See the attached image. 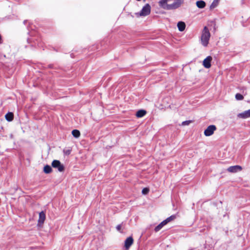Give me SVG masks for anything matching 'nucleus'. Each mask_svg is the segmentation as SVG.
<instances>
[{
  "label": "nucleus",
  "mask_w": 250,
  "mask_h": 250,
  "mask_svg": "<svg viewBox=\"0 0 250 250\" xmlns=\"http://www.w3.org/2000/svg\"><path fill=\"white\" fill-rule=\"evenodd\" d=\"M52 171V167L49 165H46L43 168V171L45 173L49 174Z\"/></svg>",
  "instance_id": "nucleus-15"
},
{
  "label": "nucleus",
  "mask_w": 250,
  "mask_h": 250,
  "mask_svg": "<svg viewBox=\"0 0 250 250\" xmlns=\"http://www.w3.org/2000/svg\"><path fill=\"white\" fill-rule=\"evenodd\" d=\"M65 153H66V154L69 155V154L70 153V150H67V151H66Z\"/></svg>",
  "instance_id": "nucleus-25"
},
{
  "label": "nucleus",
  "mask_w": 250,
  "mask_h": 250,
  "mask_svg": "<svg viewBox=\"0 0 250 250\" xmlns=\"http://www.w3.org/2000/svg\"><path fill=\"white\" fill-rule=\"evenodd\" d=\"M133 243V239L131 236L127 237L125 241V247L128 250Z\"/></svg>",
  "instance_id": "nucleus-8"
},
{
  "label": "nucleus",
  "mask_w": 250,
  "mask_h": 250,
  "mask_svg": "<svg viewBox=\"0 0 250 250\" xmlns=\"http://www.w3.org/2000/svg\"><path fill=\"white\" fill-rule=\"evenodd\" d=\"M168 2H169V0H161L159 1V3L160 7L166 9V6L168 5Z\"/></svg>",
  "instance_id": "nucleus-11"
},
{
  "label": "nucleus",
  "mask_w": 250,
  "mask_h": 250,
  "mask_svg": "<svg viewBox=\"0 0 250 250\" xmlns=\"http://www.w3.org/2000/svg\"><path fill=\"white\" fill-rule=\"evenodd\" d=\"M235 98L236 100L240 101L244 99L243 96L240 94V93H237L235 94Z\"/></svg>",
  "instance_id": "nucleus-21"
},
{
  "label": "nucleus",
  "mask_w": 250,
  "mask_h": 250,
  "mask_svg": "<svg viewBox=\"0 0 250 250\" xmlns=\"http://www.w3.org/2000/svg\"><path fill=\"white\" fill-rule=\"evenodd\" d=\"M146 114V111L144 109L139 110L136 113V116L138 118H142Z\"/></svg>",
  "instance_id": "nucleus-12"
},
{
  "label": "nucleus",
  "mask_w": 250,
  "mask_h": 250,
  "mask_svg": "<svg viewBox=\"0 0 250 250\" xmlns=\"http://www.w3.org/2000/svg\"><path fill=\"white\" fill-rule=\"evenodd\" d=\"M121 228H122V225L121 224H119L116 227V229L121 232Z\"/></svg>",
  "instance_id": "nucleus-24"
},
{
  "label": "nucleus",
  "mask_w": 250,
  "mask_h": 250,
  "mask_svg": "<svg viewBox=\"0 0 250 250\" xmlns=\"http://www.w3.org/2000/svg\"><path fill=\"white\" fill-rule=\"evenodd\" d=\"M27 42L29 43L30 42V39H27Z\"/></svg>",
  "instance_id": "nucleus-27"
},
{
  "label": "nucleus",
  "mask_w": 250,
  "mask_h": 250,
  "mask_svg": "<svg viewBox=\"0 0 250 250\" xmlns=\"http://www.w3.org/2000/svg\"><path fill=\"white\" fill-rule=\"evenodd\" d=\"M167 224L166 223V221H165V220L164 221H163L161 223H160L158 226H157L155 229H154V230L155 232H158L160 230H161L162 228L165 226L166 225H167Z\"/></svg>",
  "instance_id": "nucleus-14"
},
{
  "label": "nucleus",
  "mask_w": 250,
  "mask_h": 250,
  "mask_svg": "<svg viewBox=\"0 0 250 250\" xmlns=\"http://www.w3.org/2000/svg\"><path fill=\"white\" fill-rule=\"evenodd\" d=\"M52 166L54 168H57L60 172H62L64 170V167L62 164L61 163L60 161L54 160L52 162Z\"/></svg>",
  "instance_id": "nucleus-4"
},
{
  "label": "nucleus",
  "mask_w": 250,
  "mask_h": 250,
  "mask_svg": "<svg viewBox=\"0 0 250 250\" xmlns=\"http://www.w3.org/2000/svg\"><path fill=\"white\" fill-rule=\"evenodd\" d=\"M176 218V215H172L170 216L167 218L165 220V221H166V223L167 224L169 222L174 220Z\"/></svg>",
  "instance_id": "nucleus-20"
},
{
  "label": "nucleus",
  "mask_w": 250,
  "mask_h": 250,
  "mask_svg": "<svg viewBox=\"0 0 250 250\" xmlns=\"http://www.w3.org/2000/svg\"><path fill=\"white\" fill-rule=\"evenodd\" d=\"M212 60V57L211 56H208L203 61V65L206 68H209L211 66V61Z\"/></svg>",
  "instance_id": "nucleus-7"
},
{
  "label": "nucleus",
  "mask_w": 250,
  "mask_h": 250,
  "mask_svg": "<svg viewBox=\"0 0 250 250\" xmlns=\"http://www.w3.org/2000/svg\"><path fill=\"white\" fill-rule=\"evenodd\" d=\"M151 7L148 3L143 6L141 11L139 13L140 16H146L150 13Z\"/></svg>",
  "instance_id": "nucleus-3"
},
{
  "label": "nucleus",
  "mask_w": 250,
  "mask_h": 250,
  "mask_svg": "<svg viewBox=\"0 0 250 250\" xmlns=\"http://www.w3.org/2000/svg\"><path fill=\"white\" fill-rule=\"evenodd\" d=\"M177 27L178 28V30L182 32L186 28V24L183 21H179L177 23Z\"/></svg>",
  "instance_id": "nucleus-13"
},
{
  "label": "nucleus",
  "mask_w": 250,
  "mask_h": 250,
  "mask_svg": "<svg viewBox=\"0 0 250 250\" xmlns=\"http://www.w3.org/2000/svg\"><path fill=\"white\" fill-rule=\"evenodd\" d=\"M210 34L207 26H205L202 33L201 41L202 44L206 47L208 44Z\"/></svg>",
  "instance_id": "nucleus-1"
},
{
  "label": "nucleus",
  "mask_w": 250,
  "mask_h": 250,
  "mask_svg": "<svg viewBox=\"0 0 250 250\" xmlns=\"http://www.w3.org/2000/svg\"><path fill=\"white\" fill-rule=\"evenodd\" d=\"M149 191L148 188H145L142 189V193L143 194L146 195L148 193Z\"/></svg>",
  "instance_id": "nucleus-22"
},
{
  "label": "nucleus",
  "mask_w": 250,
  "mask_h": 250,
  "mask_svg": "<svg viewBox=\"0 0 250 250\" xmlns=\"http://www.w3.org/2000/svg\"><path fill=\"white\" fill-rule=\"evenodd\" d=\"M219 1L217 0H213L210 5V9H212L215 8L219 4Z\"/></svg>",
  "instance_id": "nucleus-19"
},
{
  "label": "nucleus",
  "mask_w": 250,
  "mask_h": 250,
  "mask_svg": "<svg viewBox=\"0 0 250 250\" xmlns=\"http://www.w3.org/2000/svg\"><path fill=\"white\" fill-rule=\"evenodd\" d=\"M27 22V21L26 20H25L24 21H23V23L25 24L26 23V22Z\"/></svg>",
  "instance_id": "nucleus-26"
},
{
  "label": "nucleus",
  "mask_w": 250,
  "mask_h": 250,
  "mask_svg": "<svg viewBox=\"0 0 250 250\" xmlns=\"http://www.w3.org/2000/svg\"><path fill=\"white\" fill-rule=\"evenodd\" d=\"M216 129V127L215 125H210L205 130L204 135L206 136H210L213 134Z\"/></svg>",
  "instance_id": "nucleus-5"
},
{
  "label": "nucleus",
  "mask_w": 250,
  "mask_h": 250,
  "mask_svg": "<svg viewBox=\"0 0 250 250\" xmlns=\"http://www.w3.org/2000/svg\"><path fill=\"white\" fill-rule=\"evenodd\" d=\"M45 219V214L44 211H42L39 213V217L38 220L39 224H42Z\"/></svg>",
  "instance_id": "nucleus-10"
},
{
  "label": "nucleus",
  "mask_w": 250,
  "mask_h": 250,
  "mask_svg": "<svg viewBox=\"0 0 250 250\" xmlns=\"http://www.w3.org/2000/svg\"><path fill=\"white\" fill-rule=\"evenodd\" d=\"M191 122V121H190V120L185 121L182 123V125H189Z\"/></svg>",
  "instance_id": "nucleus-23"
},
{
  "label": "nucleus",
  "mask_w": 250,
  "mask_h": 250,
  "mask_svg": "<svg viewBox=\"0 0 250 250\" xmlns=\"http://www.w3.org/2000/svg\"><path fill=\"white\" fill-rule=\"evenodd\" d=\"M72 134L74 137L78 138L80 137L81 134L79 130L77 129H74L72 131Z\"/></svg>",
  "instance_id": "nucleus-18"
},
{
  "label": "nucleus",
  "mask_w": 250,
  "mask_h": 250,
  "mask_svg": "<svg viewBox=\"0 0 250 250\" xmlns=\"http://www.w3.org/2000/svg\"><path fill=\"white\" fill-rule=\"evenodd\" d=\"M183 2V0H169L166 10H173L179 8Z\"/></svg>",
  "instance_id": "nucleus-2"
},
{
  "label": "nucleus",
  "mask_w": 250,
  "mask_h": 250,
  "mask_svg": "<svg viewBox=\"0 0 250 250\" xmlns=\"http://www.w3.org/2000/svg\"><path fill=\"white\" fill-rule=\"evenodd\" d=\"M5 117L7 121H12L13 119V114L12 112H8L5 115Z\"/></svg>",
  "instance_id": "nucleus-17"
},
{
  "label": "nucleus",
  "mask_w": 250,
  "mask_h": 250,
  "mask_svg": "<svg viewBox=\"0 0 250 250\" xmlns=\"http://www.w3.org/2000/svg\"><path fill=\"white\" fill-rule=\"evenodd\" d=\"M237 117L242 119H246L250 117V109L238 114Z\"/></svg>",
  "instance_id": "nucleus-9"
},
{
  "label": "nucleus",
  "mask_w": 250,
  "mask_h": 250,
  "mask_svg": "<svg viewBox=\"0 0 250 250\" xmlns=\"http://www.w3.org/2000/svg\"><path fill=\"white\" fill-rule=\"evenodd\" d=\"M242 169V168L241 166L236 165L229 167L227 169V170L229 172L236 173L237 172L241 171Z\"/></svg>",
  "instance_id": "nucleus-6"
},
{
  "label": "nucleus",
  "mask_w": 250,
  "mask_h": 250,
  "mask_svg": "<svg viewBox=\"0 0 250 250\" xmlns=\"http://www.w3.org/2000/svg\"><path fill=\"white\" fill-rule=\"evenodd\" d=\"M196 5L199 8H203L206 6V3L203 0H199L196 2Z\"/></svg>",
  "instance_id": "nucleus-16"
}]
</instances>
